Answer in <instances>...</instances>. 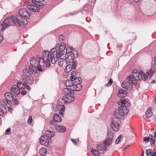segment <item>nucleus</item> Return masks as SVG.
Wrapping results in <instances>:
<instances>
[{
    "mask_svg": "<svg viewBox=\"0 0 156 156\" xmlns=\"http://www.w3.org/2000/svg\"><path fill=\"white\" fill-rule=\"evenodd\" d=\"M73 50V48H71V47H67L66 48V53L68 54H69L72 52V51Z\"/></svg>",
    "mask_w": 156,
    "mask_h": 156,
    "instance_id": "41",
    "label": "nucleus"
},
{
    "mask_svg": "<svg viewBox=\"0 0 156 156\" xmlns=\"http://www.w3.org/2000/svg\"><path fill=\"white\" fill-rule=\"evenodd\" d=\"M53 119L54 120L57 122H60L62 120V118L57 114H55L54 115Z\"/></svg>",
    "mask_w": 156,
    "mask_h": 156,
    "instance_id": "31",
    "label": "nucleus"
},
{
    "mask_svg": "<svg viewBox=\"0 0 156 156\" xmlns=\"http://www.w3.org/2000/svg\"><path fill=\"white\" fill-rule=\"evenodd\" d=\"M8 110L9 111V112H12V109L11 108L8 107Z\"/></svg>",
    "mask_w": 156,
    "mask_h": 156,
    "instance_id": "56",
    "label": "nucleus"
},
{
    "mask_svg": "<svg viewBox=\"0 0 156 156\" xmlns=\"http://www.w3.org/2000/svg\"><path fill=\"white\" fill-rule=\"evenodd\" d=\"M71 140L73 142L74 144H75V145L76 144H77L76 142L75 139H71Z\"/></svg>",
    "mask_w": 156,
    "mask_h": 156,
    "instance_id": "53",
    "label": "nucleus"
},
{
    "mask_svg": "<svg viewBox=\"0 0 156 156\" xmlns=\"http://www.w3.org/2000/svg\"><path fill=\"white\" fill-rule=\"evenodd\" d=\"M70 79L71 80H66L65 83V86L66 87H72L73 88L74 84H75V82L73 79Z\"/></svg>",
    "mask_w": 156,
    "mask_h": 156,
    "instance_id": "19",
    "label": "nucleus"
},
{
    "mask_svg": "<svg viewBox=\"0 0 156 156\" xmlns=\"http://www.w3.org/2000/svg\"><path fill=\"white\" fill-rule=\"evenodd\" d=\"M11 133V130L10 128L8 129L5 131V135H9Z\"/></svg>",
    "mask_w": 156,
    "mask_h": 156,
    "instance_id": "46",
    "label": "nucleus"
},
{
    "mask_svg": "<svg viewBox=\"0 0 156 156\" xmlns=\"http://www.w3.org/2000/svg\"><path fill=\"white\" fill-rule=\"evenodd\" d=\"M75 97L73 96L67 95L63 97L61 100L66 103H69L73 101Z\"/></svg>",
    "mask_w": 156,
    "mask_h": 156,
    "instance_id": "12",
    "label": "nucleus"
},
{
    "mask_svg": "<svg viewBox=\"0 0 156 156\" xmlns=\"http://www.w3.org/2000/svg\"><path fill=\"white\" fill-rule=\"evenodd\" d=\"M55 128L58 132L63 133L65 132L66 130L65 127L62 126L56 125L55 126Z\"/></svg>",
    "mask_w": 156,
    "mask_h": 156,
    "instance_id": "20",
    "label": "nucleus"
},
{
    "mask_svg": "<svg viewBox=\"0 0 156 156\" xmlns=\"http://www.w3.org/2000/svg\"><path fill=\"white\" fill-rule=\"evenodd\" d=\"M25 3V4L27 6L30 4H31L32 3L34 4H36V3H37V2L36 1V0L31 1L30 0H26Z\"/></svg>",
    "mask_w": 156,
    "mask_h": 156,
    "instance_id": "35",
    "label": "nucleus"
},
{
    "mask_svg": "<svg viewBox=\"0 0 156 156\" xmlns=\"http://www.w3.org/2000/svg\"><path fill=\"white\" fill-rule=\"evenodd\" d=\"M27 94V92L26 91L24 90L21 92V94L23 95H25Z\"/></svg>",
    "mask_w": 156,
    "mask_h": 156,
    "instance_id": "52",
    "label": "nucleus"
},
{
    "mask_svg": "<svg viewBox=\"0 0 156 156\" xmlns=\"http://www.w3.org/2000/svg\"><path fill=\"white\" fill-rule=\"evenodd\" d=\"M66 54L62 53L61 55L60 56L59 55L58 57H57V58L58 59V58L64 57L65 58L64 59L66 60V62L67 64H69L73 62L75 57L74 54L73 53H72L67 57H66Z\"/></svg>",
    "mask_w": 156,
    "mask_h": 156,
    "instance_id": "7",
    "label": "nucleus"
},
{
    "mask_svg": "<svg viewBox=\"0 0 156 156\" xmlns=\"http://www.w3.org/2000/svg\"><path fill=\"white\" fill-rule=\"evenodd\" d=\"M113 83V80L112 79L110 78L108 82V84H109V86L111 85Z\"/></svg>",
    "mask_w": 156,
    "mask_h": 156,
    "instance_id": "50",
    "label": "nucleus"
},
{
    "mask_svg": "<svg viewBox=\"0 0 156 156\" xmlns=\"http://www.w3.org/2000/svg\"><path fill=\"white\" fill-rule=\"evenodd\" d=\"M56 49L53 48L50 52L44 51L43 52L42 58L38 59V63L37 66V70L40 72L43 71L46 66L48 67L51 64L50 61L53 64H55L58 59L57 57L59 56V53L57 54Z\"/></svg>",
    "mask_w": 156,
    "mask_h": 156,
    "instance_id": "2",
    "label": "nucleus"
},
{
    "mask_svg": "<svg viewBox=\"0 0 156 156\" xmlns=\"http://www.w3.org/2000/svg\"><path fill=\"white\" fill-rule=\"evenodd\" d=\"M155 82V81L154 80H153L151 82V83H152V84H153Z\"/></svg>",
    "mask_w": 156,
    "mask_h": 156,
    "instance_id": "61",
    "label": "nucleus"
},
{
    "mask_svg": "<svg viewBox=\"0 0 156 156\" xmlns=\"http://www.w3.org/2000/svg\"><path fill=\"white\" fill-rule=\"evenodd\" d=\"M55 133L52 131L49 130H46L44 134V136H46L50 140V138L53 137L55 136Z\"/></svg>",
    "mask_w": 156,
    "mask_h": 156,
    "instance_id": "23",
    "label": "nucleus"
},
{
    "mask_svg": "<svg viewBox=\"0 0 156 156\" xmlns=\"http://www.w3.org/2000/svg\"><path fill=\"white\" fill-rule=\"evenodd\" d=\"M154 73L152 69L147 70L145 74L143 72L138 73L136 69L134 70L132 74L129 76L127 79V82L123 81L122 84V87L128 90H131L133 88V85L135 86L137 82L141 80H146L148 77H151Z\"/></svg>",
    "mask_w": 156,
    "mask_h": 156,
    "instance_id": "1",
    "label": "nucleus"
},
{
    "mask_svg": "<svg viewBox=\"0 0 156 156\" xmlns=\"http://www.w3.org/2000/svg\"><path fill=\"white\" fill-rule=\"evenodd\" d=\"M13 103L14 105H18L19 104V101L16 98H14L13 100Z\"/></svg>",
    "mask_w": 156,
    "mask_h": 156,
    "instance_id": "44",
    "label": "nucleus"
},
{
    "mask_svg": "<svg viewBox=\"0 0 156 156\" xmlns=\"http://www.w3.org/2000/svg\"><path fill=\"white\" fill-rule=\"evenodd\" d=\"M72 67L73 69H75L77 66V63L76 61L74 60L72 62Z\"/></svg>",
    "mask_w": 156,
    "mask_h": 156,
    "instance_id": "40",
    "label": "nucleus"
},
{
    "mask_svg": "<svg viewBox=\"0 0 156 156\" xmlns=\"http://www.w3.org/2000/svg\"><path fill=\"white\" fill-rule=\"evenodd\" d=\"M5 28L6 27H4L3 24L1 23H0V32L3 31Z\"/></svg>",
    "mask_w": 156,
    "mask_h": 156,
    "instance_id": "45",
    "label": "nucleus"
},
{
    "mask_svg": "<svg viewBox=\"0 0 156 156\" xmlns=\"http://www.w3.org/2000/svg\"><path fill=\"white\" fill-rule=\"evenodd\" d=\"M66 45L65 43L63 42H61L60 45L59 44H57L55 48L56 49L57 53H59L60 56L61 53L65 49Z\"/></svg>",
    "mask_w": 156,
    "mask_h": 156,
    "instance_id": "9",
    "label": "nucleus"
},
{
    "mask_svg": "<svg viewBox=\"0 0 156 156\" xmlns=\"http://www.w3.org/2000/svg\"><path fill=\"white\" fill-rule=\"evenodd\" d=\"M154 137L156 138V131H155L154 133Z\"/></svg>",
    "mask_w": 156,
    "mask_h": 156,
    "instance_id": "62",
    "label": "nucleus"
},
{
    "mask_svg": "<svg viewBox=\"0 0 156 156\" xmlns=\"http://www.w3.org/2000/svg\"><path fill=\"white\" fill-rule=\"evenodd\" d=\"M62 93L63 94L67 95L72 94L74 93V91L73 90L72 88L69 89L68 88H65L63 89Z\"/></svg>",
    "mask_w": 156,
    "mask_h": 156,
    "instance_id": "18",
    "label": "nucleus"
},
{
    "mask_svg": "<svg viewBox=\"0 0 156 156\" xmlns=\"http://www.w3.org/2000/svg\"><path fill=\"white\" fill-rule=\"evenodd\" d=\"M125 110L123 107H119L114 112L115 118L118 119H123L125 115Z\"/></svg>",
    "mask_w": 156,
    "mask_h": 156,
    "instance_id": "5",
    "label": "nucleus"
},
{
    "mask_svg": "<svg viewBox=\"0 0 156 156\" xmlns=\"http://www.w3.org/2000/svg\"><path fill=\"white\" fill-rule=\"evenodd\" d=\"M120 122L116 118H113L111 123L110 125L112 129L116 131L118 130L120 127Z\"/></svg>",
    "mask_w": 156,
    "mask_h": 156,
    "instance_id": "6",
    "label": "nucleus"
},
{
    "mask_svg": "<svg viewBox=\"0 0 156 156\" xmlns=\"http://www.w3.org/2000/svg\"><path fill=\"white\" fill-rule=\"evenodd\" d=\"M23 21L17 18L16 19L15 16H11L10 18L6 19L3 22V24L5 27L15 25L16 26H21L23 24Z\"/></svg>",
    "mask_w": 156,
    "mask_h": 156,
    "instance_id": "4",
    "label": "nucleus"
},
{
    "mask_svg": "<svg viewBox=\"0 0 156 156\" xmlns=\"http://www.w3.org/2000/svg\"><path fill=\"white\" fill-rule=\"evenodd\" d=\"M91 152L93 154L94 156H98V155H99L97 150H96L95 149H92Z\"/></svg>",
    "mask_w": 156,
    "mask_h": 156,
    "instance_id": "37",
    "label": "nucleus"
},
{
    "mask_svg": "<svg viewBox=\"0 0 156 156\" xmlns=\"http://www.w3.org/2000/svg\"><path fill=\"white\" fill-rule=\"evenodd\" d=\"M123 137V135L122 134H121L116 139L115 141L116 144H118L120 143L121 141V140L122 139V138Z\"/></svg>",
    "mask_w": 156,
    "mask_h": 156,
    "instance_id": "38",
    "label": "nucleus"
},
{
    "mask_svg": "<svg viewBox=\"0 0 156 156\" xmlns=\"http://www.w3.org/2000/svg\"><path fill=\"white\" fill-rule=\"evenodd\" d=\"M121 103V107H123L125 109H127L126 107H128L130 105V102L128 99H124L122 101L119 102L118 104H120Z\"/></svg>",
    "mask_w": 156,
    "mask_h": 156,
    "instance_id": "15",
    "label": "nucleus"
},
{
    "mask_svg": "<svg viewBox=\"0 0 156 156\" xmlns=\"http://www.w3.org/2000/svg\"><path fill=\"white\" fill-rule=\"evenodd\" d=\"M30 63L31 65L35 66H37L38 63V61L36 58L31 57L30 59Z\"/></svg>",
    "mask_w": 156,
    "mask_h": 156,
    "instance_id": "25",
    "label": "nucleus"
},
{
    "mask_svg": "<svg viewBox=\"0 0 156 156\" xmlns=\"http://www.w3.org/2000/svg\"><path fill=\"white\" fill-rule=\"evenodd\" d=\"M27 8L31 11L33 12H37L40 10L39 6L38 5V3L36 4H32L27 6Z\"/></svg>",
    "mask_w": 156,
    "mask_h": 156,
    "instance_id": "10",
    "label": "nucleus"
},
{
    "mask_svg": "<svg viewBox=\"0 0 156 156\" xmlns=\"http://www.w3.org/2000/svg\"><path fill=\"white\" fill-rule=\"evenodd\" d=\"M154 103L155 104H156V98H155L154 101Z\"/></svg>",
    "mask_w": 156,
    "mask_h": 156,
    "instance_id": "64",
    "label": "nucleus"
},
{
    "mask_svg": "<svg viewBox=\"0 0 156 156\" xmlns=\"http://www.w3.org/2000/svg\"><path fill=\"white\" fill-rule=\"evenodd\" d=\"M154 128H151V132H154Z\"/></svg>",
    "mask_w": 156,
    "mask_h": 156,
    "instance_id": "59",
    "label": "nucleus"
},
{
    "mask_svg": "<svg viewBox=\"0 0 156 156\" xmlns=\"http://www.w3.org/2000/svg\"><path fill=\"white\" fill-rule=\"evenodd\" d=\"M26 85V87L27 88V90H30V87L29 86L27 85L26 84H25Z\"/></svg>",
    "mask_w": 156,
    "mask_h": 156,
    "instance_id": "54",
    "label": "nucleus"
},
{
    "mask_svg": "<svg viewBox=\"0 0 156 156\" xmlns=\"http://www.w3.org/2000/svg\"><path fill=\"white\" fill-rule=\"evenodd\" d=\"M59 38L60 39H61L62 40H63L65 38L61 34L59 36Z\"/></svg>",
    "mask_w": 156,
    "mask_h": 156,
    "instance_id": "51",
    "label": "nucleus"
},
{
    "mask_svg": "<svg viewBox=\"0 0 156 156\" xmlns=\"http://www.w3.org/2000/svg\"><path fill=\"white\" fill-rule=\"evenodd\" d=\"M61 101V100H59V103H58V107H62V106H64V104H62V103H60V101Z\"/></svg>",
    "mask_w": 156,
    "mask_h": 156,
    "instance_id": "48",
    "label": "nucleus"
},
{
    "mask_svg": "<svg viewBox=\"0 0 156 156\" xmlns=\"http://www.w3.org/2000/svg\"><path fill=\"white\" fill-rule=\"evenodd\" d=\"M2 121L1 118L0 117V125L2 124Z\"/></svg>",
    "mask_w": 156,
    "mask_h": 156,
    "instance_id": "63",
    "label": "nucleus"
},
{
    "mask_svg": "<svg viewBox=\"0 0 156 156\" xmlns=\"http://www.w3.org/2000/svg\"><path fill=\"white\" fill-rule=\"evenodd\" d=\"M131 0H128V1H130ZM133 1L136 2H138L140 0H133Z\"/></svg>",
    "mask_w": 156,
    "mask_h": 156,
    "instance_id": "57",
    "label": "nucleus"
},
{
    "mask_svg": "<svg viewBox=\"0 0 156 156\" xmlns=\"http://www.w3.org/2000/svg\"><path fill=\"white\" fill-rule=\"evenodd\" d=\"M47 150L45 148H41L40 149L39 153L41 156H45L47 153Z\"/></svg>",
    "mask_w": 156,
    "mask_h": 156,
    "instance_id": "32",
    "label": "nucleus"
},
{
    "mask_svg": "<svg viewBox=\"0 0 156 156\" xmlns=\"http://www.w3.org/2000/svg\"><path fill=\"white\" fill-rule=\"evenodd\" d=\"M151 142V144L152 146L154 145L155 143V137L151 135H149V140Z\"/></svg>",
    "mask_w": 156,
    "mask_h": 156,
    "instance_id": "29",
    "label": "nucleus"
},
{
    "mask_svg": "<svg viewBox=\"0 0 156 156\" xmlns=\"http://www.w3.org/2000/svg\"><path fill=\"white\" fill-rule=\"evenodd\" d=\"M44 0H37L36 1L37 2V3L38 4L39 3L43 2Z\"/></svg>",
    "mask_w": 156,
    "mask_h": 156,
    "instance_id": "55",
    "label": "nucleus"
},
{
    "mask_svg": "<svg viewBox=\"0 0 156 156\" xmlns=\"http://www.w3.org/2000/svg\"><path fill=\"white\" fill-rule=\"evenodd\" d=\"M5 100L7 101V104L11 105L12 104L11 102L13 101L14 98L12 93L11 94L9 92H7L5 93Z\"/></svg>",
    "mask_w": 156,
    "mask_h": 156,
    "instance_id": "11",
    "label": "nucleus"
},
{
    "mask_svg": "<svg viewBox=\"0 0 156 156\" xmlns=\"http://www.w3.org/2000/svg\"><path fill=\"white\" fill-rule=\"evenodd\" d=\"M7 101L5 100H2L0 101V105L2 108L3 109L6 110V107L7 105L8 104L7 103Z\"/></svg>",
    "mask_w": 156,
    "mask_h": 156,
    "instance_id": "30",
    "label": "nucleus"
},
{
    "mask_svg": "<svg viewBox=\"0 0 156 156\" xmlns=\"http://www.w3.org/2000/svg\"><path fill=\"white\" fill-rule=\"evenodd\" d=\"M146 154L147 156H156V151H154L152 152L151 149L147 150L146 151Z\"/></svg>",
    "mask_w": 156,
    "mask_h": 156,
    "instance_id": "26",
    "label": "nucleus"
},
{
    "mask_svg": "<svg viewBox=\"0 0 156 156\" xmlns=\"http://www.w3.org/2000/svg\"><path fill=\"white\" fill-rule=\"evenodd\" d=\"M127 92L126 90L122 89H120L119 90L118 93V96L119 97H124L126 95Z\"/></svg>",
    "mask_w": 156,
    "mask_h": 156,
    "instance_id": "24",
    "label": "nucleus"
},
{
    "mask_svg": "<svg viewBox=\"0 0 156 156\" xmlns=\"http://www.w3.org/2000/svg\"><path fill=\"white\" fill-rule=\"evenodd\" d=\"M16 86H18V87L19 88L20 91V90H23L26 88V85L24 84L21 81L18 82Z\"/></svg>",
    "mask_w": 156,
    "mask_h": 156,
    "instance_id": "27",
    "label": "nucleus"
},
{
    "mask_svg": "<svg viewBox=\"0 0 156 156\" xmlns=\"http://www.w3.org/2000/svg\"><path fill=\"white\" fill-rule=\"evenodd\" d=\"M57 122L55 120H51V122L50 124L52 125H55L56 124Z\"/></svg>",
    "mask_w": 156,
    "mask_h": 156,
    "instance_id": "49",
    "label": "nucleus"
},
{
    "mask_svg": "<svg viewBox=\"0 0 156 156\" xmlns=\"http://www.w3.org/2000/svg\"><path fill=\"white\" fill-rule=\"evenodd\" d=\"M113 133L110 131H108L107 136V139L104 142V144H98L97 149L99 154H103L106 148V147L111 145L112 143V140L113 137Z\"/></svg>",
    "mask_w": 156,
    "mask_h": 156,
    "instance_id": "3",
    "label": "nucleus"
},
{
    "mask_svg": "<svg viewBox=\"0 0 156 156\" xmlns=\"http://www.w3.org/2000/svg\"><path fill=\"white\" fill-rule=\"evenodd\" d=\"M23 80H25V82L30 85L32 84L33 82V78L31 76L24 77Z\"/></svg>",
    "mask_w": 156,
    "mask_h": 156,
    "instance_id": "17",
    "label": "nucleus"
},
{
    "mask_svg": "<svg viewBox=\"0 0 156 156\" xmlns=\"http://www.w3.org/2000/svg\"><path fill=\"white\" fill-rule=\"evenodd\" d=\"M24 77L31 76V73L29 69L25 68L23 71Z\"/></svg>",
    "mask_w": 156,
    "mask_h": 156,
    "instance_id": "28",
    "label": "nucleus"
},
{
    "mask_svg": "<svg viewBox=\"0 0 156 156\" xmlns=\"http://www.w3.org/2000/svg\"><path fill=\"white\" fill-rule=\"evenodd\" d=\"M27 121L28 123L30 125L31 124L32 122V118L31 116L30 115L29 116Z\"/></svg>",
    "mask_w": 156,
    "mask_h": 156,
    "instance_id": "42",
    "label": "nucleus"
},
{
    "mask_svg": "<svg viewBox=\"0 0 156 156\" xmlns=\"http://www.w3.org/2000/svg\"><path fill=\"white\" fill-rule=\"evenodd\" d=\"M145 142H148L149 141V136L148 137H144L143 138Z\"/></svg>",
    "mask_w": 156,
    "mask_h": 156,
    "instance_id": "47",
    "label": "nucleus"
},
{
    "mask_svg": "<svg viewBox=\"0 0 156 156\" xmlns=\"http://www.w3.org/2000/svg\"><path fill=\"white\" fill-rule=\"evenodd\" d=\"M72 88L73 91H79L82 89V86L79 83H75V84H74Z\"/></svg>",
    "mask_w": 156,
    "mask_h": 156,
    "instance_id": "22",
    "label": "nucleus"
},
{
    "mask_svg": "<svg viewBox=\"0 0 156 156\" xmlns=\"http://www.w3.org/2000/svg\"><path fill=\"white\" fill-rule=\"evenodd\" d=\"M39 140L40 144L45 146L48 145L49 143V139L47 138L46 136H41Z\"/></svg>",
    "mask_w": 156,
    "mask_h": 156,
    "instance_id": "14",
    "label": "nucleus"
},
{
    "mask_svg": "<svg viewBox=\"0 0 156 156\" xmlns=\"http://www.w3.org/2000/svg\"><path fill=\"white\" fill-rule=\"evenodd\" d=\"M16 85H13L10 88L11 92L14 96L19 95L20 92V89Z\"/></svg>",
    "mask_w": 156,
    "mask_h": 156,
    "instance_id": "13",
    "label": "nucleus"
},
{
    "mask_svg": "<svg viewBox=\"0 0 156 156\" xmlns=\"http://www.w3.org/2000/svg\"><path fill=\"white\" fill-rule=\"evenodd\" d=\"M58 109L60 110V114L61 115H63L65 111V107L64 106H62V107H58Z\"/></svg>",
    "mask_w": 156,
    "mask_h": 156,
    "instance_id": "36",
    "label": "nucleus"
},
{
    "mask_svg": "<svg viewBox=\"0 0 156 156\" xmlns=\"http://www.w3.org/2000/svg\"><path fill=\"white\" fill-rule=\"evenodd\" d=\"M70 78L72 79H73L75 83H79L80 84L82 81V78L80 77H77V76L76 75L75 73L73 72L72 73L71 76H70Z\"/></svg>",
    "mask_w": 156,
    "mask_h": 156,
    "instance_id": "16",
    "label": "nucleus"
},
{
    "mask_svg": "<svg viewBox=\"0 0 156 156\" xmlns=\"http://www.w3.org/2000/svg\"><path fill=\"white\" fill-rule=\"evenodd\" d=\"M153 114L152 109L150 107L148 108L145 114V116L147 118L149 119L151 117Z\"/></svg>",
    "mask_w": 156,
    "mask_h": 156,
    "instance_id": "21",
    "label": "nucleus"
},
{
    "mask_svg": "<svg viewBox=\"0 0 156 156\" xmlns=\"http://www.w3.org/2000/svg\"><path fill=\"white\" fill-rule=\"evenodd\" d=\"M4 110L5 109L0 108V116H3L4 115L5 113Z\"/></svg>",
    "mask_w": 156,
    "mask_h": 156,
    "instance_id": "43",
    "label": "nucleus"
},
{
    "mask_svg": "<svg viewBox=\"0 0 156 156\" xmlns=\"http://www.w3.org/2000/svg\"><path fill=\"white\" fill-rule=\"evenodd\" d=\"M36 66L30 65L29 67V70L31 73H35L37 72V69L35 67Z\"/></svg>",
    "mask_w": 156,
    "mask_h": 156,
    "instance_id": "33",
    "label": "nucleus"
},
{
    "mask_svg": "<svg viewBox=\"0 0 156 156\" xmlns=\"http://www.w3.org/2000/svg\"><path fill=\"white\" fill-rule=\"evenodd\" d=\"M19 15L22 19H28L30 17L29 12L27 9L24 8H22L19 11Z\"/></svg>",
    "mask_w": 156,
    "mask_h": 156,
    "instance_id": "8",
    "label": "nucleus"
},
{
    "mask_svg": "<svg viewBox=\"0 0 156 156\" xmlns=\"http://www.w3.org/2000/svg\"><path fill=\"white\" fill-rule=\"evenodd\" d=\"M64 60V58L63 57H61L58 59V65L62 67L63 65V61Z\"/></svg>",
    "mask_w": 156,
    "mask_h": 156,
    "instance_id": "39",
    "label": "nucleus"
},
{
    "mask_svg": "<svg viewBox=\"0 0 156 156\" xmlns=\"http://www.w3.org/2000/svg\"><path fill=\"white\" fill-rule=\"evenodd\" d=\"M72 69H73V68L72 67V66L69 64L66 67L65 71V72L68 73L71 71Z\"/></svg>",
    "mask_w": 156,
    "mask_h": 156,
    "instance_id": "34",
    "label": "nucleus"
},
{
    "mask_svg": "<svg viewBox=\"0 0 156 156\" xmlns=\"http://www.w3.org/2000/svg\"><path fill=\"white\" fill-rule=\"evenodd\" d=\"M129 147H130V145H127L126 146V148H125L124 149V150H125V149H127V148H129Z\"/></svg>",
    "mask_w": 156,
    "mask_h": 156,
    "instance_id": "60",
    "label": "nucleus"
},
{
    "mask_svg": "<svg viewBox=\"0 0 156 156\" xmlns=\"http://www.w3.org/2000/svg\"><path fill=\"white\" fill-rule=\"evenodd\" d=\"M144 151H142L141 156H144Z\"/></svg>",
    "mask_w": 156,
    "mask_h": 156,
    "instance_id": "58",
    "label": "nucleus"
}]
</instances>
